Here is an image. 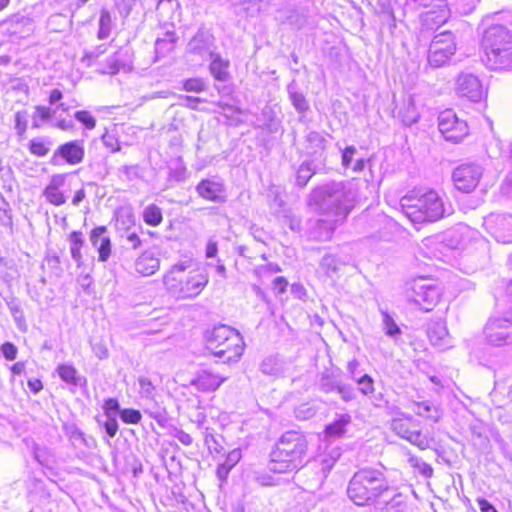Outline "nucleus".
Returning <instances> with one entry per match:
<instances>
[{
	"mask_svg": "<svg viewBox=\"0 0 512 512\" xmlns=\"http://www.w3.org/2000/svg\"><path fill=\"white\" fill-rule=\"evenodd\" d=\"M354 204V193L344 181H329L318 185L308 198V206L314 212L343 221L352 211Z\"/></svg>",
	"mask_w": 512,
	"mask_h": 512,
	"instance_id": "obj_1",
	"label": "nucleus"
},
{
	"mask_svg": "<svg viewBox=\"0 0 512 512\" xmlns=\"http://www.w3.org/2000/svg\"><path fill=\"white\" fill-rule=\"evenodd\" d=\"M268 468L274 473L298 471L307 463L308 440L299 430L284 432L270 451Z\"/></svg>",
	"mask_w": 512,
	"mask_h": 512,
	"instance_id": "obj_2",
	"label": "nucleus"
},
{
	"mask_svg": "<svg viewBox=\"0 0 512 512\" xmlns=\"http://www.w3.org/2000/svg\"><path fill=\"white\" fill-rule=\"evenodd\" d=\"M401 208L413 223L435 222L453 213L451 203L435 190H428L419 196L403 197Z\"/></svg>",
	"mask_w": 512,
	"mask_h": 512,
	"instance_id": "obj_3",
	"label": "nucleus"
},
{
	"mask_svg": "<svg viewBox=\"0 0 512 512\" xmlns=\"http://www.w3.org/2000/svg\"><path fill=\"white\" fill-rule=\"evenodd\" d=\"M191 261L186 260L174 264L164 275L163 283L169 293L179 299H193L197 297L209 282L208 273L204 269H192Z\"/></svg>",
	"mask_w": 512,
	"mask_h": 512,
	"instance_id": "obj_4",
	"label": "nucleus"
},
{
	"mask_svg": "<svg viewBox=\"0 0 512 512\" xmlns=\"http://www.w3.org/2000/svg\"><path fill=\"white\" fill-rule=\"evenodd\" d=\"M390 487L385 474L378 469L363 468L357 471L349 481L347 495L356 505L375 504L386 497Z\"/></svg>",
	"mask_w": 512,
	"mask_h": 512,
	"instance_id": "obj_5",
	"label": "nucleus"
},
{
	"mask_svg": "<svg viewBox=\"0 0 512 512\" xmlns=\"http://www.w3.org/2000/svg\"><path fill=\"white\" fill-rule=\"evenodd\" d=\"M481 46L486 65L492 70L512 68V31L501 24H492L482 34Z\"/></svg>",
	"mask_w": 512,
	"mask_h": 512,
	"instance_id": "obj_6",
	"label": "nucleus"
},
{
	"mask_svg": "<svg viewBox=\"0 0 512 512\" xmlns=\"http://www.w3.org/2000/svg\"><path fill=\"white\" fill-rule=\"evenodd\" d=\"M408 297L424 311H430L440 298V289L430 280L417 278L412 281Z\"/></svg>",
	"mask_w": 512,
	"mask_h": 512,
	"instance_id": "obj_7",
	"label": "nucleus"
},
{
	"mask_svg": "<svg viewBox=\"0 0 512 512\" xmlns=\"http://www.w3.org/2000/svg\"><path fill=\"white\" fill-rule=\"evenodd\" d=\"M455 51V38L450 31L436 34L430 43L428 63L435 68L441 67L447 63Z\"/></svg>",
	"mask_w": 512,
	"mask_h": 512,
	"instance_id": "obj_8",
	"label": "nucleus"
},
{
	"mask_svg": "<svg viewBox=\"0 0 512 512\" xmlns=\"http://www.w3.org/2000/svg\"><path fill=\"white\" fill-rule=\"evenodd\" d=\"M486 341L493 346L512 344V313L490 318L484 327Z\"/></svg>",
	"mask_w": 512,
	"mask_h": 512,
	"instance_id": "obj_9",
	"label": "nucleus"
},
{
	"mask_svg": "<svg viewBox=\"0 0 512 512\" xmlns=\"http://www.w3.org/2000/svg\"><path fill=\"white\" fill-rule=\"evenodd\" d=\"M483 173L484 168L479 163H463L453 170L452 179L457 190L470 193L479 184Z\"/></svg>",
	"mask_w": 512,
	"mask_h": 512,
	"instance_id": "obj_10",
	"label": "nucleus"
},
{
	"mask_svg": "<svg viewBox=\"0 0 512 512\" xmlns=\"http://www.w3.org/2000/svg\"><path fill=\"white\" fill-rule=\"evenodd\" d=\"M438 129L445 140L453 143L461 142L469 133L467 123L449 109L439 114Z\"/></svg>",
	"mask_w": 512,
	"mask_h": 512,
	"instance_id": "obj_11",
	"label": "nucleus"
},
{
	"mask_svg": "<svg viewBox=\"0 0 512 512\" xmlns=\"http://www.w3.org/2000/svg\"><path fill=\"white\" fill-rule=\"evenodd\" d=\"M85 157V147L83 140H71L60 144L53 152L49 163L52 166H62L68 164L71 166L83 162Z\"/></svg>",
	"mask_w": 512,
	"mask_h": 512,
	"instance_id": "obj_12",
	"label": "nucleus"
},
{
	"mask_svg": "<svg viewBox=\"0 0 512 512\" xmlns=\"http://www.w3.org/2000/svg\"><path fill=\"white\" fill-rule=\"evenodd\" d=\"M318 389L325 394L337 393L344 402H350L356 398V392L352 385L343 383L333 371H323L317 382Z\"/></svg>",
	"mask_w": 512,
	"mask_h": 512,
	"instance_id": "obj_13",
	"label": "nucleus"
},
{
	"mask_svg": "<svg viewBox=\"0 0 512 512\" xmlns=\"http://www.w3.org/2000/svg\"><path fill=\"white\" fill-rule=\"evenodd\" d=\"M484 226L497 242H512V215L492 213L484 219Z\"/></svg>",
	"mask_w": 512,
	"mask_h": 512,
	"instance_id": "obj_14",
	"label": "nucleus"
},
{
	"mask_svg": "<svg viewBox=\"0 0 512 512\" xmlns=\"http://www.w3.org/2000/svg\"><path fill=\"white\" fill-rule=\"evenodd\" d=\"M215 50V37L209 29L204 27L198 29L186 47L187 53L199 56L201 59L213 56Z\"/></svg>",
	"mask_w": 512,
	"mask_h": 512,
	"instance_id": "obj_15",
	"label": "nucleus"
},
{
	"mask_svg": "<svg viewBox=\"0 0 512 512\" xmlns=\"http://www.w3.org/2000/svg\"><path fill=\"white\" fill-rule=\"evenodd\" d=\"M133 68L132 51L129 47H121L109 56L102 68L98 69L100 74L116 75L120 71L129 72Z\"/></svg>",
	"mask_w": 512,
	"mask_h": 512,
	"instance_id": "obj_16",
	"label": "nucleus"
},
{
	"mask_svg": "<svg viewBox=\"0 0 512 512\" xmlns=\"http://www.w3.org/2000/svg\"><path fill=\"white\" fill-rule=\"evenodd\" d=\"M240 342V333L226 325L215 326L206 335V346L210 352L223 346L224 344H228L232 347L238 346V343Z\"/></svg>",
	"mask_w": 512,
	"mask_h": 512,
	"instance_id": "obj_17",
	"label": "nucleus"
},
{
	"mask_svg": "<svg viewBox=\"0 0 512 512\" xmlns=\"http://www.w3.org/2000/svg\"><path fill=\"white\" fill-rule=\"evenodd\" d=\"M391 429L401 438L408 440L410 443L423 447L424 440L420 431L417 429L415 419L412 416H403L394 418L391 421Z\"/></svg>",
	"mask_w": 512,
	"mask_h": 512,
	"instance_id": "obj_18",
	"label": "nucleus"
},
{
	"mask_svg": "<svg viewBox=\"0 0 512 512\" xmlns=\"http://www.w3.org/2000/svg\"><path fill=\"white\" fill-rule=\"evenodd\" d=\"M456 92L461 97H466L473 102L482 99L484 90L480 80L471 73H461L456 81Z\"/></svg>",
	"mask_w": 512,
	"mask_h": 512,
	"instance_id": "obj_19",
	"label": "nucleus"
},
{
	"mask_svg": "<svg viewBox=\"0 0 512 512\" xmlns=\"http://www.w3.org/2000/svg\"><path fill=\"white\" fill-rule=\"evenodd\" d=\"M1 30L3 35L7 36L10 41L15 42L19 39L28 37L33 30L32 22L24 16H15L5 21Z\"/></svg>",
	"mask_w": 512,
	"mask_h": 512,
	"instance_id": "obj_20",
	"label": "nucleus"
},
{
	"mask_svg": "<svg viewBox=\"0 0 512 512\" xmlns=\"http://www.w3.org/2000/svg\"><path fill=\"white\" fill-rule=\"evenodd\" d=\"M435 0H407L408 4H414L417 7L430 8L425 12V21H432L436 25L443 24L447 21L450 11L445 0H437V4L433 5Z\"/></svg>",
	"mask_w": 512,
	"mask_h": 512,
	"instance_id": "obj_21",
	"label": "nucleus"
},
{
	"mask_svg": "<svg viewBox=\"0 0 512 512\" xmlns=\"http://www.w3.org/2000/svg\"><path fill=\"white\" fill-rule=\"evenodd\" d=\"M343 220L336 218L328 219H317L311 222L308 229V236L310 239L326 242L332 239L335 229L338 224L342 223Z\"/></svg>",
	"mask_w": 512,
	"mask_h": 512,
	"instance_id": "obj_22",
	"label": "nucleus"
},
{
	"mask_svg": "<svg viewBox=\"0 0 512 512\" xmlns=\"http://www.w3.org/2000/svg\"><path fill=\"white\" fill-rule=\"evenodd\" d=\"M196 191L200 197L206 200L216 203H224L226 201L225 189L221 182L203 179L197 184Z\"/></svg>",
	"mask_w": 512,
	"mask_h": 512,
	"instance_id": "obj_23",
	"label": "nucleus"
},
{
	"mask_svg": "<svg viewBox=\"0 0 512 512\" xmlns=\"http://www.w3.org/2000/svg\"><path fill=\"white\" fill-rule=\"evenodd\" d=\"M90 241L98 251V260L106 262L111 254V240L107 235V228L105 226L94 228L90 233Z\"/></svg>",
	"mask_w": 512,
	"mask_h": 512,
	"instance_id": "obj_24",
	"label": "nucleus"
},
{
	"mask_svg": "<svg viewBox=\"0 0 512 512\" xmlns=\"http://www.w3.org/2000/svg\"><path fill=\"white\" fill-rule=\"evenodd\" d=\"M428 338L430 343L440 349H445L451 345V337L444 322L437 321L428 327Z\"/></svg>",
	"mask_w": 512,
	"mask_h": 512,
	"instance_id": "obj_25",
	"label": "nucleus"
},
{
	"mask_svg": "<svg viewBox=\"0 0 512 512\" xmlns=\"http://www.w3.org/2000/svg\"><path fill=\"white\" fill-rule=\"evenodd\" d=\"M159 267L160 260L152 251H144L135 261V271L142 276L153 275Z\"/></svg>",
	"mask_w": 512,
	"mask_h": 512,
	"instance_id": "obj_26",
	"label": "nucleus"
},
{
	"mask_svg": "<svg viewBox=\"0 0 512 512\" xmlns=\"http://www.w3.org/2000/svg\"><path fill=\"white\" fill-rule=\"evenodd\" d=\"M56 371L62 381L73 387L70 389L72 392H75L74 388L78 386L87 385L86 377L81 376L73 365L60 364L57 366Z\"/></svg>",
	"mask_w": 512,
	"mask_h": 512,
	"instance_id": "obj_27",
	"label": "nucleus"
},
{
	"mask_svg": "<svg viewBox=\"0 0 512 512\" xmlns=\"http://www.w3.org/2000/svg\"><path fill=\"white\" fill-rule=\"evenodd\" d=\"M225 380V377L204 370L198 373L197 377L192 381V385L200 391H215Z\"/></svg>",
	"mask_w": 512,
	"mask_h": 512,
	"instance_id": "obj_28",
	"label": "nucleus"
},
{
	"mask_svg": "<svg viewBox=\"0 0 512 512\" xmlns=\"http://www.w3.org/2000/svg\"><path fill=\"white\" fill-rule=\"evenodd\" d=\"M374 505L379 512H405L407 497L401 493H396L389 499L379 498Z\"/></svg>",
	"mask_w": 512,
	"mask_h": 512,
	"instance_id": "obj_29",
	"label": "nucleus"
},
{
	"mask_svg": "<svg viewBox=\"0 0 512 512\" xmlns=\"http://www.w3.org/2000/svg\"><path fill=\"white\" fill-rule=\"evenodd\" d=\"M211 59L209 71L216 81L226 82L230 78L229 61L223 59L220 54L214 53L213 56L208 57Z\"/></svg>",
	"mask_w": 512,
	"mask_h": 512,
	"instance_id": "obj_30",
	"label": "nucleus"
},
{
	"mask_svg": "<svg viewBox=\"0 0 512 512\" xmlns=\"http://www.w3.org/2000/svg\"><path fill=\"white\" fill-rule=\"evenodd\" d=\"M352 417L348 413L336 414L334 421L328 424L325 428V434L329 438L342 437L347 427L351 424Z\"/></svg>",
	"mask_w": 512,
	"mask_h": 512,
	"instance_id": "obj_31",
	"label": "nucleus"
},
{
	"mask_svg": "<svg viewBox=\"0 0 512 512\" xmlns=\"http://www.w3.org/2000/svg\"><path fill=\"white\" fill-rule=\"evenodd\" d=\"M306 142L309 155L315 159L321 158L327 146L326 138L320 132L310 131L306 135Z\"/></svg>",
	"mask_w": 512,
	"mask_h": 512,
	"instance_id": "obj_32",
	"label": "nucleus"
},
{
	"mask_svg": "<svg viewBox=\"0 0 512 512\" xmlns=\"http://www.w3.org/2000/svg\"><path fill=\"white\" fill-rule=\"evenodd\" d=\"M244 351V342L241 337V342L238 343V346H230L228 344H224L223 346L213 350L211 353L220 359L223 360L224 363L237 362Z\"/></svg>",
	"mask_w": 512,
	"mask_h": 512,
	"instance_id": "obj_33",
	"label": "nucleus"
},
{
	"mask_svg": "<svg viewBox=\"0 0 512 512\" xmlns=\"http://www.w3.org/2000/svg\"><path fill=\"white\" fill-rule=\"evenodd\" d=\"M241 451L240 449H234L230 451L223 463L219 464L216 470V475L221 482H225L231 469L240 461Z\"/></svg>",
	"mask_w": 512,
	"mask_h": 512,
	"instance_id": "obj_34",
	"label": "nucleus"
},
{
	"mask_svg": "<svg viewBox=\"0 0 512 512\" xmlns=\"http://www.w3.org/2000/svg\"><path fill=\"white\" fill-rule=\"evenodd\" d=\"M287 91H288L289 99H290L293 107L295 108V110L299 114H305L310 109V106H309V103L306 100L304 94L298 90V87H297V84L295 83V81H292L287 86Z\"/></svg>",
	"mask_w": 512,
	"mask_h": 512,
	"instance_id": "obj_35",
	"label": "nucleus"
},
{
	"mask_svg": "<svg viewBox=\"0 0 512 512\" xmlns=\"http://www.w3.org/2000/svg\"><path fill=\"white\" fill-rule=\"evenodd\" d=\"M340 455L341 453L338 449H332L329 453L319 455L314 460V464L317 465V468L322 473L323 478L327 477L328 473L340 458Z\"/></svg>",
	"mask_w": 512,
	"mask_h": 512,
	"instance_id": "obj_36",
	"label": "nucleus"
},
{
	"mask_svg": "<svg viewBox=\"0 0 512 512\" xmlns=\"http://www.w3.org/2000/svg\"><path fill=\"white\" fill-rule=\"evenodd\" d=\"M316 171L317 166L314 160L304 161L296 171V185L300 188H304Z\"/></svg>",
	"mask_w": 512,
	"mask_h": 512,
	"instance_id": "obj_37",
	"label": "nucleus"
},
{
	"mask_svg": "<svg viewBox=\"0 0 512 512\" xmlns=\"http://www.w3.org/2000/svg\"><path fill=\"white\" fill-rule=\"evenodd\" d=\"M178 37L176 36L175 31L168 30L165 32L164 36L161 38H157L155 42V51L157 54H164L171 51L174 47V44L177 42Z\"/></svg>",
	"mask_w": 512,
	"mask_h": 512,
	"instance_id": "obj_38",
	"label": "nucleus"
},
{
	"mask_svg": "<svg viewBox=\"0 0 512 512\" xmlns=\"http://www.w3.org/2000/svg\"><path fill=\"white\" fill-rule=\"evenodd\" d=\"M99 28L97 32V37L100 40L107 39L112 31L113 21L111 13L103 8L100 11V18H99Z\"/></svg>",
	"mask_w": 512,
	"mask_h": 512,
	"instance_id": "obj_39",
	"label": "nucleus"
},
{
	"mask_svg": "<svg viewBox=\"0 0 512 512\" xmlns=\"http://www.w3.org/2000/svg\"><path fill=\"white\" fill-rule=\"evenodd\" d=\"M52 141L48 137L34 138L29 142V151L37 157H45L49 151Z\"/></svg>",
	"mask_w": 512,
	"mask_h": 512,
	"instance_id": "obj_40",
	"label": "nucleus"
},
{
	"mask_svg": "<svg viewBox=\"0 0 512 512\" xmlns=\"http://www.w3.org/2000/svg\"><path fill=\"white\" fill-rule=\"evenodd\" d=\"M83 243L84 240L82 238L81 232L73 231L70 234V253L72 259L76 262L78 267H80L82 264L81 248L83 246Z\"/></svg>",
	"mask_w": 512,
	"mask_h": 512,
	"instance_id": "obj_41",
	"label": "nucleus"
},
{
	"mask_svg": "<svg viewBox=\"0 0 512 512\" xmlns=\"http://www.w3.org/2000/svg\"><path fill=\"white\" fill-rule=\"evenodd\" d=\"M383 330L395 343L398 342L402 331L394 319L385 311L382 312Z\"/></svg>",
	"mask_w": 512,
	"mask_h": 512,
	"instance_id": "obj_42",
	"label": "nucleus"
},
{
	"mask_svg": "<svg viewBox=\"0 0 512 512\" xmlns=\"http://www.w3.org/2000/svg\"><path fill=\"white\" fill-rule=\"evenodd\" d=\"M55 114V110L42 105L35 106V112L32 116V127L40 128L43 122H48Z\"/></svg>",
	"mask_w": 512,
	"mask_h": 512,
	"instance_id": "obj_43",
	"label": "nucleus"
},
{
	"mask_svg": "<svg viewBox=\"0 0 512 512\" xmlns=\"http://www.w3.org/2000/svg\"><path fill=\"white\" fill-rule=\"evenodd\" d=\"M143 220L147 225L158 226L163 220L161 209L155 204L148 205L143 211Z\"/></svg>",
	"mask_w": 512,
	"mask_h": 512,
	"instance_id": "obj_44",
	"label": "nucleus"
},
{
	"mask_svg": "<svg viewBox=\"0 0 512 512\" xmlns=\"http://www.w3.org/2000/svg\"><path fill=\"white\" fill-rule=\"evenodd\" d=\"M260 371L265 375L278 376L282 373V365L276 357L269 356L261 362Z\"/></svg>",
	"mask_w": 512,
	"mask_h": 512,
	"instance_id": "obj_45",
	"label": "nucleus"
},
{
	"mask_svg": "<svg viewBox=\"0 0 512 512\" xmlns=\"http://www.w3.org/2000/svg\"><path fill=\"white\" fill-rule=\"evenodd\" d=\"M414 411L419 416L432 419L433 421H438L440 417L437 407L428 401L415 403Z\"/></svg>",
	"mask_w": 512,
	"mask_h": 512,
	"instance_id": "obj_46",
	"label": "nucleus"
},
{
	"mask_svg": "<svg viewBox=\"0 0 512 512\" xmlns=\"http://www.w3.org/2000/svg\"><path fill=\"white\" fill-rule=\"evenodd\" d=\"M345 264L346 262L341 261L336 256L331 254L325 255L320 262V266L326 272V274L336 273L340 267Z\"/></svg>",
	"mask_w": 512,
	"mask_h": 512,
	"instance_id": "obj_47",
	"label": "nucleus"
},
{
	"mask_svg": "<svg viewBox=\"0 0 512 512\" xmlns=\"http://www.w3.org/2000/svg\"><path fill=\"white\" fill-rule=\"evenodd\" d=\"M262 115L265 119L264 126L270 133H276L279 130L280 120L276 117L274 111L270 107H264Z\"/></svg>",
	"mask_w": 512,
	"mask_h": 512,
	"instance_id": "obj_48",
	"label": "nucleus"
},
{
	"mask_svg": "<svg viewBox=\"0 0 512 512\" xmlns=\"http://www.w3.org/2000/svg\"><path fill=\"white\" fill-rule=\"evenodd\" d=\"M378 7H379V15L381 17L382 21H386L391 26H395V17L393 13V9L390 4V0H379L378 1Z\"/></svg>",
	"mask_w": 512,
	"mask_h": 512,
	"instance_id": "obj_49",
	"label": "nucleus"
},
{
	"mask_svg": "<svg viewBox=\"0 0 512 512\" xmlns=\"http://www.w3.org/2000/svg\"><path fill=\"white\" fill-rule=\"evenodd\" d=\"M42 195L45 197L47 202L54 206H61L66 203L65 195L60 191V189H49L45 188L43 190Z\"/></svg>",
	"mask_w": 512,
	"mask_h": 512,
	"instance_id": "obj_50",
	"label": "nucleus"
},
{
	"mask_svg": "<svg viewBox=\"0 0 512 512\" xmlns=\"http://www.w3.org/2000/svg\"><path fill=\"white\" fill-rule=\"evenodd\" d=\"M358 385V390L365 396L373 394L374 380L368 374H364L354 380Z\"/></svg>",
	"mask_w": 512,
	"mask_h": 512,
	"instance_id": "obj_51",
	"label": "nucleus"
},
{
	"mask_svg": "<svg viewBox=\"0 0 512 512\" xmlns=\"http://www.w3.org/2000/svg\"><path fill=\"white\" fill-rule=\"evenodd\" d=\"M28 126V113L25 110L15 113V130L19 137H23Z\"/></svg>",
	"mask_w": 512,
	"mask_h": 512,
	"instance_id": "obj_52",
	"label": "nucleus"
},
{
	"mask_svg": "<svg viewBox=\"0 0 512 512\" xmlns=\"http://www.w3.org/2000/svg\"><path fill=\"white\" fill-rule=\"evenodd\" d=\"M96 421L101 425L109 438H114L118 431V422L116 417H106L105 421H102L99 417H96Z\"/></svg>",
	"mask_w": 512,
	"mask_h": 512,
	"instance_id": "obj_53",
	"label": "nucleus"
},
{
	"mask_svg": "<svg viewBox=\"0 0 512 512\" xmlns=\"http://www.w3.org/2000/svg\"><path fill=\"white\" fill-rule=\"evenodd\" d=\"M183 89L187 92L200 93L206 90V82L202 78H189L183 82Z\"/></svg>",
	"mask_w": 512,
	"mask_h": 512,
	"instance_id": "obj_54",
	"label": "nucleus"
},
{
	"mask_svg": "<svg viewBox=\"0 0 512 512\" xmlns=\"http://www.w3.org/2000/svg\"><path fill=\"white\" fill-rule=\"evenodd\" d=\"M289 25L297 30L304 28L308 24V17L304 12L294 11L288 17Z\"/></svg>",
	"mask_w": 512,
	"mask_h": 512,
	"instance_id": "obj_55",
	"label": "nucleus"
},
{
	"mask_svg": "<svg viewBox=\"0 0 512 512\" xmlns=\"http://www.w3.org/2000/svg\"><path fill=\"white\" fill-rule=\"evenodd\" d=\"M74 118L87 130H93L96 126V119L89 111L81 110L74 113Z\"/></svg>",
	"mask_w": 512,
	"mask_h": 512,
	"instance_id": "obj_56",
	"label": "nucleus"
},
{
	"mask_svg": "<svg viewBox=\"0 0 512 512\" xmlns=\"http://www.w3.org/2000/svg\"><path fill=\"white\" fill-rule=\"evenodd\" d=\"M108 50L107 44H101L89 51H85L82 61L87 62L88 66L92 65V62L105 54Z\"/></svg>",
	"mask_w": 512,
	"mask_h": 512,
	"instance_id": "obj_57",
	"label": "nucleus"
},
{
	"mask_svg": "<svg viewBox=\"0 0 512 512\" xmlns=\"http://www.w3.org/2000/svg\"><path fill=\"white\" fill-rule=\"evenodd\" d=\"M134 5L135 0H114V6L123 19L130 15Z\"/></svg>",
	"mask_w": 512,
	"mask_h": 512,
	"instance_id": "obj_58",
	"label": "nucleus"
},
{
	"mask_svg": "<svg viewBox=\"0 0 512 512\" xmlns=\"http://www.w3.org/2000/svg\"><path fill=\"white\" fill-rule=\"evenodd\" d=\"M120 405L117 399L115 398H108L105 400L103 404V411L106 417H116L119 414L120 415Z\"/></svg>",
	"mask_w": 512,
	"mask_h": 512,
	"instance_id": "obj_59",
	"label": "nucleus"
},
{
	"mask_svg": "<svg viewBox=\"0 0 512 512\" xmlns=\"http://www.w3.org/2000/svg\"><path fill=\"white\" fill-rule=\"evenodd\" d=\"M120 418L127 424H137L141 421V413L136 409H122L120 411Z\"/></svg>",
	"mask_w": 512,
	"mask_h": 512,
	"instance_id": "obj_60",
	"label": "nucleus"
},
{
	"mask_svg": "<svg viewBox=\"0 0 512 512\" xmlns=\"http://www.w3.org/2000/svg\"><path fill=\"white\" fill-rule=\"evenodd\" d=\"M419 115L413 104H409L405 112L401 113V120L405 126H411L418 121Z\"/></svg>",
	"mask_w": 512,
	"mask_h": 512,
	"instance_id": "obj_61",
	"label": "nucleus"
},
{
	"mask_svg": "<svg viewBox=\"0 0 512 512\" xmlns=\"http://www.w3.org/2000/svg\"><path fill=\"white\" fill-rule=\"evenodd\" d=\"M139 386H140V394L142 397L145 398H151L153 396L154 392V386L150 379L147 377H140L138 379Z\"/></svg>",
	"mask_w": 512,
	"mask_h": 512,
	"instance_id": "obj_62",
	"label": "nucleus"
},
{
	"mask_svg": "<svg viewBox=\"0 0 512 512\" xmlns=\"http://www.w3.org/2000/svg\"><path fill=\"white\" fill-rule=\"evenodd\" d=\"M0 222L5 227L12 226V215L9 209V204L3 200L0 204Z\"/></svg>",
	"mask_w": 512,
	"mask_h": 512,
	"instance_id": "obj_63",
	"label": "nucleus"
},
{
	"mask_svg": "<svg viewBox=\"0 0 512 512\" xmlns=\"http://www.w3.org/2000/svg\"><path fill=\"white\" fill-rule=\"evenodd\" d=\"M179 104L192 110H196L198 104L205 102L204 99L194 96L180 95Z\"/></svg>",
	"mask_w": 512,
	"mask_h": 512,
	"instance_id": "obj_64",
	"label": "nucleus"
}]
</instances>
